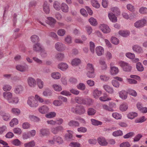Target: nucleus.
Returning a JSON list of instances; mask_svg holds the SVG:
<instances>
[{
	"label": "nucleus",
	"instance_id": "obj_27",
	"mask_svg": "<svg viewBox=\"0 0 147 147\" xmlns=\"http://www.w3.org/2000/svg\"><path fill=\"white\" fill-rule=\"evenodd\" d=\"M130 33L129 31L128 30H120L119 32V34L124 37L128 36Z\"/></svg>",
	"mask_w": 147,
	"mask_h": 147
},
{
	"label": "nucleus",
	"instance_id": "obj_1",
	"mask_svg": "<svg viewBox=\"0 0 147 147\" xmlns=\"http://www.w3.org/2000/svg\"><path fill=\"white\" fill-rule=\"evenodd\" d=\"M3 96L9 103H16L18 102V98L17 97H13L12 94L10 92H5L3 93Z\"/></svg>",
	"mask_w": 147,
	"mask_h": 147
},
{
	"label": "nucleus",
	"instance_id": "obj_56",
	"mask_svg": "<svg viewBox=\"0 0 147 147\" xmlns=\"http://www.w3.org/2000/svg\"><path fill=\"white\" fill-rule=\"evenodd\" d=\"M123 134V133L120 130H117L115 131L113 133V135L115 137L119 136H121Z\"/></svg>",
	"mask_w": 147,
	"mask_h": 147
},
{
	"label": "nucleus",
	"instance_id": "obj_60",
	"mask_svg": "<svg viewBox=\"0 0 147 147\" xmlns=\"http://www.w3.org/2000/svg\"><path fill=\"white\" fill-rule=\"evenodd\" d=\"M146 120V119L145 118V117L143 116L142 117L138 119L135 120V122L136 123H142Z\"/></svg>",
	"mask_w": 147,
	"mask_h": 147
},
{
	"label": "nucleus",
	"instance_id": "obj_18",
	"mask_svg": "<svg viewBox=\"0 0 147 147\" xmlns=\"http://www.w3.org/2000/svg\"><path fill=\"white\" fill-rule=\"evenodd\" d=\"M104 89L109 93L112 94L113 93L114 90L112 88L107 85H104L103 86Z\"/></svg>",
	"mask_w": 147,
	"mask_h": 147
},
{
	"label": "nucleus",
	"instance_id": "obj_8",
	"mask_svg": "<svg viewBox=\"0 0 147 147\" xmlns=\"http://www.w3.org/2000/svg\"><path fill=\"white\" fill-rule=\"evenodd\" d=\"M27 82L28 85L31 87L34 88L36 85V81L32 77H28L27 79Z\"/></svg>",
	"mask_w": 147,
	"mask_h": 147
},
{
	"label": "nucleus",
	"instance_id": "obj_20",
	"mask_svg": "<svg viewBox=\"0 0 147 147\" xmlns=\"http://www.w3.org/2000/svg\"><path fill=\"white\" fill-rule=\"evenodd\" d=\"M75 100L78 104H85L86 103L85 100L82 97H77L75 98Z\"/></svg>",
	"mask_w": 147,
	"mask_h": 147
},
{
	"label": "nucleus",
	"instance_id": "obj_34",
	"mask_svg": "<svg viewBox=\"0 0 147 147\" xmlns=\"http://www.w3.org/2000/svg\"><path fill=\"white\" fill-rule=\"evenodd\" d=\"M111 73L112 75L116 74L119 72V69L117 67H111Z\"/></svg>",
	"mask_w": 147,
	"mask_h": 147
},
{
	"label": "nucleus",
	"instance_id": "obj_32",
	"mask_svg": "<svg viewBox=\"0 0 147 147\" xmlns=\"http://www.w3.org/2000/svg\"><path fill=\"white\" fill-rule=\"evenodd\" d=\"M52 77L54 79H58L61 78L60 74L59 72H53L51 74Z\"/></svg>",
	"mask_w": 147,
	"mask_h": 147
},
{
	"label": "nucleus",
	"instance_id": "obj_21",
	"mask_svg": "<svg viewBox=\"0 0 147 147\" xmlns=\"http://www.w3.org/2000/svg\"><path fill=\"white\" fill-rule=\"evenodd\" d=\"M16 69L17 70L21 72L25 71L28 69L27 66H23L21 65H18L16 66Z\"/></svg>",
	"mask_w": 147,
	"mask_h": 147
},
{
	"label": "nucleus",
	"instance_id": "obj_44",
	"mask_svg": "<svg viewBox=\"0 0 147 147\" xmlns=\"http://www.w3.org/2000/svg\"><path fill=\"white\" fill-rule=\"evenodd\" d=\"M86 69L87 71H94V66L91 63H88Z\"/></svg>",
	"mask_w": 147,
	"mask_h": 147
},
{
	"label": "nucleus",
	"instance_id": "obj_54",
	"mask_svg": "<svg viewBox=\"0 0 147 147\" xmlns=\"http://www.w3.org/2000/svg\"><path fill=\"white\" fill-rule=\"evenodd\" d=\"M56 113L54 112H51L45 115V117L48 118H52L55 117Z\"/></svg>",
	"mask_w": 147,
	"mask_h": 147
},
{
	"label": "nucleus",
	"instance_id": "obj_55",
	"mask_svg": "<svg viewBox=\"0 0 147 147\" xmlns=\"http://www.w3.org/2000/svg\"><path fill=\"white\" fill-rule=\"evenodd\" d=\"M90 50L91 52L94 53V49L95 48V45L94 43L91 41L90 42Z\"/></svg>",
	"mask_w": 147,
	"mask_h": 147
},
{
	"label": "nucleus",
	"instance_id": "obj_14",
	"mask_svg": "<svg viewBox=\"0 0 147 147\" xmlns=\"http://www.w3.org/2000/svg\"><path fill=\"white\" fill-rule=\"evenodd\" d=\"M128 92L124 90H122L119 92V97L123 100L126 99L127 96Z\"/></svg>",
	"mask_w": 147,
	"mask_h": 147
},
{
	"label": "nucleus",
	"instance_id": "obj_29",
	"mask_svg": "<svg viewBox=\"0 0 147 147\" xmlns=\"http://www.w3.org/2000/svg\"><path fill=\"white\" fill-rule=\"evenodd\" d=\"M1 116L3 119L5 121H8L10 120V116L8 113H3L1 115Z\"/></svg>",
	"mask_w": 147,
	"mask_h": 147
},
{
	"label": "nucleus",
	"instance_id": "obj_48",
	"mask_svg": "<svg viewBox=\"0 0 147 147\" xmlns=\"http://www.w3.org/2000/svg\"><path fill=\"white\" fill-rule=\"evenodd\" d=\"M100 100L105 101L107 100H111L110 98H107V94H105L104 95V96H101L99 98Z\"/></svg>",
	"mask_w": 147,
	"mask_h": 147
},
{
	"label": "nucleus",
	"instance_id": "obj_31",
	"mask_svg": "<svg viewBox=\"0 0 147 147\" xmlns=\"http://www.w3.org/2000/svg\"><path fill=\"white\" fill-rule=\"evenodd\" d=\"M99 63L102 69L105 70L107 68V65L105 61L102 59L99 60Z\"/></svg>",
	"mask_w": 147,
	"mask_h": 147
},
{
	"label": "nucleus",
	"instance_id": "obj_35",
	"mask_svg": "<svg viewBox=\"0 0 147 147\" xmlns=\"http://www.w3.org/2000/svg\"><path fill=\"white\" fill-rule=\"evenodd\" d=\"M81 60L79 59L75 58L72 60L71 64L73 66H77L80 64Z\"/></svg>",
	"mask_w": 147,
	"mask_h": 147
},
{
	"label": "nucleus",
	"instance_id": "obj_51",
	"mask_svg": "<svg viewBox=\"0 0 147 147\" xmlns=\"http://www.w3.org/2000/svg\"><path fill=\"white\" fill-rule=\"evenodd\" d=\"M111 10L115 14L119 15L120 11L119 9L117 7H113L111 8Z\"/></svg>",
	"mask_w": 147,
	"mask_h": 147
},
{
	"label": "nucleus",
	"instance_id": "obj_33",
	"mask_svg": "<svg viewBox=\"0 0 147 147\" xmlns=\"http://www.w3.org/2000/svg\"><path fill=\"white\" fill-rule=\"evenodd\" d=\"M55 57L58 61H62L64 57V54L62 53H58L56 55Z\"/></svg>",
	"mask_w": 147,
	"mask_h": 147
},
{
	"label": "nucleus",
	"instance_id": "obj_16",
	"mask_svg": "<svg viewBox=\"0 0 147 147\" xmlns=\"http://www.w3.org/2000/svg\"><path fill=\"white\" fill-rule=\"evenodd\" d=\"M48 20V23L51 27H53L56 21V20L53 18L51 17H48L47 18Z\"/></svg>",
	"mask_w": 147,
	"mask_h": 147
},
{
	"label": "nucleus",
	"instance_id": "obj_2",
	"mask_svg": "<svg viewBox=\"0 0 147 147\" xmlns=\"http://www.w3.org/2000/svg\"><path fill=\"white\" fill-rule=\"evenodd\" d=\"M119 65L122 68L123 70L126 72H130L131 69V67L127 63L121 61L119 63Z\"/></svg>",
	"mask_w": 147,
	"mask_h": 147
},
{
	"label": "nucleus",
	"instance_id": "obj_15",
	"mask_svg": "<svg viewBox=\"0 0 147 147\" xmlns=\"http://www.w3.org/2000/svg\"><path fill=\"white\" fill-rule=\"evenodd\" d=\"M61 9L64 13H67L69 11L68 6L65 3H63L61 4Z\"/></svg>",
	"mask_w": 147,
	"mask_h": 147
},
{
	"label": "nucleus",
	"instance_id": "obj_13",
	"mask_svg": "<svg viewBox=\"0 0 147 147\" xmlns=\"http://www.w3.org/2000/svg\"><path fill=\"white\" fill-rule=\"evenodd\" d=\"M95 50L97 55L99 56L102 55L104 53L103 48L100 46L97 47Z\"/></svg>",
	"mask_w": 147,
	"mask_h": 147
},
{
	"label": "nucleus",
	"instance_id": "obj_41",
	"mask_svg": "<svg viewBox=\"0 0 147 147\" xmlns=\"http://www.w3.org/2000/svg\"><path fill=\"white\" fill-rule=\"evenodd\" d=\"M31 41L34 43L38 42L39 40V37L36 35H33L31 37Z\"/></svg>",
	"mask_w": 147,
	"mask_h": 147
},
{
	"label": "nucleus",
	"instance_id": "obj_42",
	"mask_svg": "<svg viewBox=\"0 0 147 147\" xmlns=\"http://www.w3.org/2000/svg\"><path fill=\"white\" fill-rule=\"evenodd\" d=\"M89 22L90 24L93 26H96L97 24V22L96 19L93 18H91L89 20Z\"/></svg>",
	"mask_w": 147,
	"mask_h": 147
},
{
	"label": "nucleus",
	"instance_id": "obj_36",
	"mask_svg": "<svg viewBox=\"0 0 147 147\" xmlns=\"http://www.w3.org/2000/svg\"><path fill=\"white\" fill-rule=\"evenodd\" d=\"M128 108L127 104L126 103H123L120 105V110L122 111H126Z\"/></svg>",
	"mask_w": 147,
	"mask_h": 147
},
{
	"label": "nucleus",
	"instance_id": "obj_58",
	"mask_svg": "<svg viewBox=\"0 0 147 147\" xmlns=\"http://www.w3.org/2000/svg\"><path fill=\"white\" fill-rule=\"evenodd\" d=\"M53 87L54 89L56 91H60L62 89L60 86H59L56 84L53 85Z\"/></svg>",
	"mask_w": 147,
	"mask_h": 147
},
{
	"label": "nucleus",
	"instance_id": "obj_3",
	"mask_svg": "<svg viewBox=\"0 0 147 147\" xmlns=\"http://www.w3.org/2000/svg\"><path fill=\"white\" fill-rule=\"evenodd\" d=\"M147 24V20L145 19H143L136 21L134 23V25L136 28H140L143 27Z\"/></svg>",
	"mask_w": 147,
	"mask_h": 147
},
{
	"label": "nucleus",
	"instance_id": "obj_24",
	"mask_svg": "<svg viewBox=\"0 0 147 147\" xmlns=\"http://www.w3.org/2000/svg\"><path fill=\"white\" fill-rule=\"evenodd\" d=\"M102 93L101 91L97 89H96L93 91L92 94L94 98H97Z\"/></svg>",
	"mask_w": 147,
	"mask_h": 147
},
{
	"label": "nucleus",
	"instance_id": "obj_40",
	"mask_svg": "<svg viewBox=\"0 0 147 147\" xmlns=\"http://www.w3.org/2000/svg\"><path fill=\"white\" fill-rule=\"evenodd\" d=\"M137 114L136 113L131 112L128 114L127 117L130 119H132L137 116Z\"/></svg>",
	"mask_w": 147,
	"mask_h": 147
},
{
	"label": "nucleus",
	"instance_id": "obj_23",
	"mask_svg": "<svg viewBox=\"0 0 147 147\" xmlns=\"http://www.w3.org/2000/svg\"><path fill=\"white\" fill-rule=\"evenodd\" d=\"M44 11L47 14H48L50 12L49 5L47 2H45L43 6Z\"/></svg>",
	"mask_w": 147,
	"mask_h": 147
},
{
	"label": "nucleus",
	"instance_id": "obj_6",
	"mask_svg": "<svg viewBox=\"0 0 147 147\" xmlns=\"http://www.w3.org/2000/svg\"><path fill=\"white\" fill-rule=\"evenodd\" d=\"M100 29L105 33H108L110 32L111 30L107 25L103 24H100L99 26Z\"/></svg>",
	"mask_w": 147,
	"mask_h": 147
},
{
	"label": "nucleus",
	"instance_id": "obj_9",
	"mask_svg": "<svg viewBox=\"0 0 147 147\" xmlns=\"http://www.w3.org/2000/svg\"><path fill=\"white\" fill-rule=\"evenodd\" d=\"M97 141L98 144L101 146H106L108 144L107 140L103 137H99L97 138Z\"/></svg>",
	"mask_w": 147,
	"mask_h": 147
},
{
	"label": "nucleus",
	"instance_id": "obj_10",
	"mask_svg": "<svg viewBox=\"0 0 147 147\" xmlns=\"http://www.w3.org/2000/svg\"><path fill=\"white\" fill-rule=\"evenodd\" d=\"M42 49V45L39 43L34 44L33 46V50L36 52L40 51Z\"/></svg>",
	"mask_w": 147,
	"mask_h": 147
},
{
	"label": "nucleus",
	"instance_id": "obj_53",
	"mask_svg": "<svg viewBox=\"0 0 147 147\" xmlns=\"http://www.w3.org/2000/svg\"><path fill=\"white\" fill-rule=\"evenodd\" d=\"M112 116L114 118L117 119H121L122 117L120 114L116 112L113 113Z\"/></svg>",
	"mask_w": 147,
	"mask_h": 147
},
{
	"label": "nucleus",
	"instance_id": "obj_26",
	"mask_svg": "<svg viewBox=\"0 0 147 147\" xmlns=\"http://www.w3.org/2000/svg\"><path fill=\"white\" fill-rule=\"evenodd\" d=\"M40 134L42 136H47L49 135L50 132L47 129H42L40 130Z\"/></svg>",
	"mask_w": 147,
	"mask_h": 147
},
{
	"label": "nucleus",
	"instance_id": "obj_46",
	"mask_svg": "<svg viewBox=\"0 0 147 147\" xmlns=\"http://www.w3.org/2000/svg\"><path fill=\"white\" fill-rule=\"evenodd\" d=\"M18 123V120L15 118H13L10 122L9 124L11 127H13L14 125H16Z\"/></svg>",
	"mask_w": 147,
	"mask_h": 147
},
{
	"label": "nucleus",
	"instance_id": "obj_37",
	"mask_svg": "<svg viewBox=\"0 0 147 147\" xmlns=\"http://www.w3.org/2000/svg\"><path fill=\"white\" fill-rule=\"evenodd\" d=\"M53 7L56 10L59 11L61 9V5L59 2L55 1L54 3Z\"/></svg>",
	"mask_w": 147,
	"mask_h": 147
},
{
	"label": "nucleus",
	"instance_id": "obj_5",
	"mask_svg": "<svg viewBox=\"0 0 147 147\" xmlns=\"http://www.w3.org/2000/svg\"><path fill=\"white\" fill-rule=\"evenodd\" d=\"M63 130V127L61 125L52 127L50 128L51 132L54 134H57L59 131H62Z\"/></svg>",
	"mask_w": 147,
	"mask_h": 147
},
{
	"label": "nucleus",
	"instance_id": "obj_52",
	"mask_svg": "<svg viewBox=\"0 0 147 147\" xmlns=\"http://www.w3.org/2000/svg\"><path fill=\"white\" fill-rule=\"evenodd\" d=\"M96 112V110L92 108H89L87 111L88 114L89 115H93Z\"/></svg>",
	"mask_w": 147,
	"mask_h": 147
},
{
	"label": "nucleus",
	"instance_id": "obj_12",
	"mask_svg": "<svg viewBox=\"0 0 147 147\" xmlns=\"http://www.w3.org/2000/svg\"><path fill=\"white\" fill-rule=\"evenodd\" d=\"M67 132H68V133L66 134L65 135V139L67 141H71L73 140L72 136L73 132L72 131L69 130H67Z\"/></svg>",
	"mask_w": 147,
	"mask_h": 147
},
{
	"label": "nucleus",
	"instance_id": "obj_30",
	"mask_svg": "<svg viewBox=\"0 0 147 147\" xmlns=\"http://www.w3.org/2000/svg\"><path fill=\"white\" fill-rule=\"evenodd\" d=\"M23 90V86L21 85H18L15 89L14 92L18 94L21 93Z\"/></svg>",
	"mask_w": 147,
	"mask_h": 147
},
{
	"label": "nucleus",
	"instance_id": "obj_50",
	"mask_svg": "<svg viewBox=\"0 0 147 147\" xmlns=\"http://www.w3.org/2000/svg\"><path fill=\"white\" fill-rule=\"evenodd\" d=\"M77 88L79 90H84L86 88V86L83 83H80L77 86Z\"/></svg>",
	"mask_w": 147,
	"mask_h": 147
},
{
	"label": "nucleus",
	"instance_id": "obj_11",
	"mask_svg": "<svg viewBox=\"0 0 147 147\" xmlns=\"http://www.w3.org/2000/svg\"><path fill=\"white\" fill-rule=\"evenodd\" d=\"M38 111L40 113L44 114L49 112V109L47 106L43 105L38 109Z\"/></svg>",
	"mask_w": 147,
	"mask_h": 147
},
{
	"label": "nucleus",
	"instance_id": "obj_62",
	"mask_svg": "<svg viewBox=\"0 0 147 147\" xmlns=\"http://www.w3.org/2000/svg\"><path fill=\"white\" fill-rule=\"evenodd\" d=\"M65 33V30L63 29H60L57 31V34L60 36H63Z\"/></svg>",
	"mask_w": 147,
	"mask_h": 147
},
{
	"label": "nucleus",
	"instance_id": "obj_43",
	"mask_svg": "<svg viewBox=\"0 0 147 147\" xmlns=\"http://www.w3.org/2000/svg\"><path fill=\"white\" fill-rule=\"evenodd\" d=\"M92 4V6L96 8H99L100 7V5L98 2L96 0H91Z\"/></svg>",
	"mask_w": 147,
	"mask_h": 147
},
{
	"label": "nucleus",
	"instance_id": "obj_59",
	"mask_svg": "<svg viewBox=\"0 0 147 147\" xmlns=\"http://www.w3.org/2000/svg\"><path fill=\"white\" fill-rule=\"evenodd\" d=\"M86 75L89 78H93L95 76L94 71H87Z\"/></svg>",
	"mask_w": 147,
	"mask_h": 147
},
{
	"label": "nucleus",
	"instance_id": "obj_61",
	"mask_svg": "<svg viewBox=\"0 0 147 147\" xmlns=\"http://www.w3.org/2000/svg\"><path fill=\"white\" fill-rule=\"evenodd\" d=\"M102 107L103 109L106 111L111 112L114 111V110H112L111 109L109 108V106H108L104 104L102 105Z\"/></svg>",
	"mask_w": 147,
	"mask_h": 147
},
{
	"label": "nucleus",
	"instance_id": "obj_63",
	"mask_svg": "<svg viewBox=\"0 0 147 147\" xmlns=\"http://www.w3.org/2000/svg\"><path fill=\"white\" fill-rule=\"evenodd\" d=\"M13 132L18 135L20 134L22 132L21 129L19 128H15L13 129Z\"/></svg>",
	"mask_w": 147,
	"mask_h": 147
},
{
	"label": "nucleus",
	"instance_id": "obj_47",
	"mask_svg": "<svg viewBox=\"0 0 147 147\" xmlns=\"http://www.w3.org/2000/svg\"><path fill=\"white\" fill-rule=\"evenodd\" d=\"M11 112L13 114L16 115H18L20 113V110L19 109L15 108H12Z\"/></svg>",
	"mask_w": 147,
	"mask_h": 147
},
{
	"label": "nucleus",
	"instance_id": "obj_25",
	"mask_svg": "<svg viewBox=\"0 0 147 147\" xmlns=\"http://www.w3.org/2000/svg\"><path fill=\"white\" fill-rule=\"evenodd\" d=\"M133 49L134 51L138 53H142L143 50L142 48L137 45H135L133 47Z\"/></svg>",
	"mask_w": 147,
	"mask_h": 147
},
{
	"label": "nucleus",
	"instance_id": "obj_4",
	"mask_svg": "<svg viewBox=\"0 0 147 147\" xmlns=\"http://www.w3.org/2000/svg\"><path fill=\"white\" fill-rule=\"evenodd\" d=\"M27 103L31 107H36L38 106L37 101L33 97H29Z\"/></svg>",
	"mask_w": 147,
	"mask_h": 147
},
{
	"label": "nucleus",
	"instance_id": "obj_45",
	"mask_svg": "<svg viewBox=\"0 0 147 147\" xmlns=\"http://www.w3.org/2000/svg\"><path fill=\"white\" fill-rule=\"evenodd\" d=\"M54 140H55V141H56L59 144H62L63 142L62 138L59 136H54Z\"/></svg>",
	"mask_w": 147,
	"mask_h": 147
},
{
	"label": "nucleus",
	"instance_id": "obj_28",
	"mask_svg": "<svg viewBox=\"0 0 147 147\" xmlns=\"http://www.w3.org/2000/svg\"><path fill=\"white\" fill-rule=\"evenodd\" d=\"M68 67L66 63H63L59 64L58 65V68L62 70H66Z\"/></svg>",
	"mask_w": 147,
	"mask_h": 147
},
{
	"label": "nucleus",
	"instance_id": "obj_38",
	"mask_svg": "<svg viewBox=\"0 0 147 147\" xmlns=\"http://www.w3.org/2000/svg\"><path fill=\"white\" fill-rule=\"evenodd\" d=\"M36 82L38 87L42 89L44 86V82L41 79L38 78L36 80Z\"/></svg>",
	"mask_w": 147,
	"mask_h": 147
},
{
	"label": "nucleus",
	"instance_id": "obj_17",
	"mask_svg": "<svg viewBox=\"0 0 147 147\" xmlns=\"http://www.w3.org/2000/svg\"><path fill=\"white\" fill-rule=\"evenodd\" d=\"M77 114L82 115L84 113L85 110L84 107L81 105L77 106Z\"/></svg>",
	"mask_w": 147,
	"mask_h": 147
},
{
	"label": "nucleus",
	"instance_id": "obj_7",
	"mask_svg": "<svg viewBox=\"0 0 147 147\" xmlns=\"http://www.w3.org/2000/svg\"><path fill=\"white\" fill-rule=\"evenodd\" d=\"M55 47L57 51H64L65 48V45L60 42H57L55 44Z\"/></svg>",
	"mask_w": 147,
	"mask_h": 147
},
{
	"label": "nucleus",
	"instance_id": "obj_49",
	"mask_svg": "<svg viewBox=\"0 0 147 147\" xmlns=\"http://www.w3.org/2000/svg\"><path fill=\"white\" fill-rule=\"evenodd\" d=\"M35 145V143L33 141H31L24 144V147H33Z\"/></svg>",
	"mask_w": 147,
	"mask_h": 147
},
{
	"label": "nucleus",
	"instance_id": "obj_22",
	"mask_svg": "<svg viewBox=\"0 0 147 147\" xmlns=\"http://www.w3.org/2000/svg\"><path fill=\"white\" fill-rule=\"evenodd\" d=\"M108 16L110 20L113 22H115L117 21V17L113 13H109Z\"/></svg>",
	"mask_w": 147,
	"mask_h": 147
},
{
	"label": "nucleus",
	"instance_id": "obj_64",
	"mask_svg": "<svg viewBox=\"0 0 147 147\" xmlns=\"http://www.w3.org/2000/svg\"><path fill=\"white\" fill-rule=\"evenodd\" d=\"M130 145L128 142H125L120 144V147H130Z\"/></svg>",
	"mask_w": 147,
	"mask_h": 147
},
{
	"label": "nucleus",
	"instance_id": "obj_57",
	"mask_svg": "<svg viewBox=\"0 0 147 147\" xmlns=\"http://www.w3.org/2000/svg\"><path fill=\"white\" fill-rule=\"evenodd\" d=\"M91 121L92 124L95 125H101L102 123V122L98 121L96 119H92L91 120Z\"/></svg>",
	"mask_w": 147,
	"mask_h": 147
},
{
	"label": "nucleus",
	"instance_id": "obj_19",
	"mask_svg": "<svg viewBox=\"0 0 147 147\" xmlns=\"http://www.w3.org/2000/svg\"><path fill=\"white\" fill-rule=\"evenodd\" d=\"M68 124L69 126L73 127H78L79 126V123L74 120L70 121L68 122Z\"/></svg>",
	"mask_w": 147,
	"mask_h": 147
},
{
	"label": "nucleus",
	"instance_id": "obj_39",
	"mask_svg": "<svg viewBox=\"0 0 147 147\" xmlns=\"http://www.w3.org/2000/svg\"><path fill=\"white\" fill-rule=\"evenodd\" d=\"M136 67L137 70L140 71H142L144 70V68L140 62H138L136 63Z\"/></svg>",
	"mask_w": 147,
	"mask_h": 147
}]
</instances>
